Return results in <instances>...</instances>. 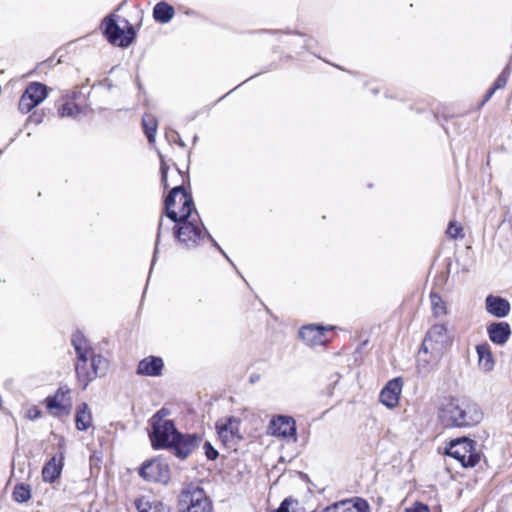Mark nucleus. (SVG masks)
Wrapping results in <instances>:
<instances>
[{
  "label": "nucleus",
  "instance_id": "obj_1",
  "mask_svg": "<svg viewBox=\"0 0 512 512\" xmlns=\"http://www.w3.org/2000/svg\"><path fill=\"white\" fill-rule=\"evenodd\" d=\"M165 215L174 222L173 234L183 248L198 247L209 236L193 198L182 186L172 188L164 200Z\"/></svg>",
  "mask_w": 512,
  "mask_h": 512
},
{
  "label": "nucleus",
  "instance_id": "obj_2",
  "mask_svg": "<svg viewBox=\"0 0 512 512\" xmlns=\"http://www.w3.org/2000/svg\"><path fill=\"white\" fill-rule=\"evenodd\" d=\"M149 438L154 450L169 449L173 454L184 460L199 446L201 437L196 433H181L174 421L151 424Z\"/></svg>",
  "mask_w": 512,
  "mask_h": 512
},
{
  "label": "nucleus",
  "instance_id": "obj_3",
  "mask_svg": "<svg viewBox=\"0 0 512 512\" xmlns=\"http://www.w3.org/2000/svg\"><path fill=\"white\" fill-rule=\"evenodd\" d=\"M483 411L473 400L466 397H452L439 411V418L445 427L471 428L483 420Z\"/></svg>",
  "mask_w": 512,
  "mask_h": 512
},
{
  "label": "nucleus",
  "instance_id": "obj_4",
  "mask_svg": "<svg viewBox=\"0 0 512 512\" xmlns=\"http://www.w3.org/2000/svg\"><path fill=\"white\" fill-rule=\"evenodd\" d=\"M182 512H213V504L199 483L186 484L179 495Z\"/></svg>",
  "mask_w": 512,
  "mask_h": 512
},
{
  "label": "nucleus",
  "instance_id": "obj_5",
  "mask_svg": "<svg viewBox=\"0 0 512 512\" xmlns=\"http://www.w3.org/2000/svg\"><path fill=\"white\" fill-rule=\"evenodd\" d=\"M477 443L468 437L453 439L445 448V454L458 460L465 468L476 466L481 454L476 449Z\"/></svg>",
  "mask_w": 512,
  "mask_h": 512
},
{
  "label": "nucleus",
  "instance_id": "obj_6",
  "mask_svg": "<svg viewBox=\"0 0 512 512\" xmlns=\"http://www.w3.org/2000/svg\"><path fill=\"white\" fill-rule=\"evenodd\" d=\"M139 476L147 481L166 485L171 478L169 464L160 459L154 458L142 463L138 470Z\"/></svg>",
  "mask_w": 512,
  "mask_h": 512
},
{
  "label": "nucleus",
  "instance_id": "obj_7",
  "mask_svg": "<svg viewBox=\"0 0 512 512\" xmlns=\"http://www.w3.org/2000/svg\"><path fill=\"white\" fill-rule=\"evenodd\" d=\"M83 364L84 372H86L87 377H82L80 371L78 372L77 370V362L75 363L77 380L83 390L97 377L105 376L109 368V361L102 355L92 356L91 358L87 357Z\"/></svg>",
  "mask_w": 512,
  "mask_h": 512
},
{
  "label": "nucleus",
  "instance_id": "obj_8",
  "mask_svg": "<svg viewBox=\"0 0 512 512\" xmlns=\"http://www.w3.org/2000/svg\"><path fill=\"white\" fill-rule=\"evenodd\" d=\"M48 96V88L40 82L30 83L18 103V109L22 114L29 113L33 108L43 102Z\"/></svg>",
  "mask_w": 512,
  "mask_h": 512
},
{
  "label": "nucleus",
  "instance_id": "obj_9",
  "mask_svg": "<svg viewBox=\"0 0 512 512\" xmlns=\"http://www.w3.org/2000/svg\"><path fill=\"white\" fill-rule=\"evenodd\" d=\"M268 433L282 439H293L296 442V421L287 415L273 416L268 425Z\"/></svg>",
  "mask_w": 512,
  "mask_h": 512
},
{
  "label": "nucleus",
  "instance_id": "obj_10",
  "mask_svg": "<svg viewBox=\"0 0 512 512\" xmlns=\"http://www.w3.org/2000/svg\"><path fill=\"white\" fill-rule=\"evenodd\" d=\"M451 344V338L448 334L447 327L444 324L433 325L426 333L422 345L429 349H435L442 353Z\"/></svg>",
  "mask_w": 512,
  "mask_h": 512
},
{
  "label": "nucleus",
  "instance_id": "obj_11",
  "mask_svg": "<svg viewBox=\"0 0 512 512\" xmlns=\"http://www.w3.org/2000/svg\"><path fill=\"white\" fill-rule=\"evenodd\" d=\"M443 354L444 353L438 350L429 349L427 346L421 344L417 355L416 368L418 374L425 377L435 370L440 363Z\"/></svg>",
  "mask_w": 512,
  "mask_h": 512
},
{
  "label": "nucleus",
  "instance_id": "obj_12",
  "mask_svg": "<svg viewBox=\"0 0 512 512\" xmlns=\"http://www.w3.org/2000/svg\"><path fill=\"white\" fill-rule=\"evenodd\" d=\"M71 343L75 349L77 356V370L80 371V374L87 377L86 372H84L83 362H85V358L97 356L95 354L92 347L89 344V341L86 339L84 334L80 331H76L73 333L71 338Z\"/></svg>",
  "mask_w": 512,
  "mask_h": 512
},
{
  "label": "nucleus",
  "instance_id": "obj_13",
  "mask_svg": "<svg viewBox=\"0 0 512 512\" xmlns=\"http://www.w3.org/2000/svg\"><path fill=\"white\" fill-rule=\"evenodd\" d=\"M217 433L219 438L225 443L234 442L240 440V420L236 417H228L223 420H219L216 423Z\"/></svg>",
  "mask_w": 512,
  "mask_h": 512
},
{
  "label": "nucleus",
  "instance_id": "obj_14",
  "mask_svg": "<svg viewBox=\"0 0 512 512\" xmlns=\"http://www.w3.org/2000/svg\"><path fill=\"white\" fill-rule=\"evenodd\" d=\"M64 452L52 456L42 468V479L47 483H54L61 475L64 467Z\"/></svg>",
  "mask_w": 512,
  "mask_h": 512
},
{
  "label": "nucleus",
  "instance_id": "obj_15",
  "mask_svg": "<svg viewBox=\"0 0 512 512\" xmlns=\"http://www.w3.org/2000/svg\"><path fill=\"white\" fill-rule=\"evenodd\" d=\"M402 391L401 378L390 380L381 390L379 395L380 402L388 408H394L398 405L399 396Z\"/></svg>",
  "mask_w": 512,
  "mask_h": 512
},
{
  "label": "nucleus",
  "instance_id": "obj_16",
  "mask_svg": "<svg viewBox=\"0 0 512 512\" xmlns=\"http://www.w3.org/2000/svg\"><path fill=\"white\" fill-rule=\"evenodd\" d=\"M326 331H328L327 327L309 324L299 330V336L307 345L316 346L324 344L327 341L325 337Z\"/></svg>",
  "mask_w": 512,
  "mask_h": 512
},
{
  "label": "nucleus",
  "instance_id": "obj_17",
  "mask_svg": "<svg viewBox=\"0 0 512 512\" xmlns=\"http://www.w3.org/2000/svg\"><path fill=\"white\" fill-rule=\"evenodd\" d=\"M321 512H369V504L362 498H355L337 502Z\"/></svg>",
  "mask_w": 512,
  "mask_h": 512
},
{
  "label": "nucleus",
  "instance_id": "obj_18",
  "mask_svg": "<svg viewBox=\"0 0 512 512\" xmlns=\"http://www.w3.org/2000/svg\"><path fill=\"white\" fill-rule=\"evenodd\" d=\"M511 327L508 322H492L487 326V334L492 343L504 345L511 336Z\"/></svg>",
  "mask_w": 512,
  "mask_h": 512
},
{
  "label": "nucleus",
  "instance_id": "obj_19",
  "mask_svg": "<svg viewBox=\"0 0 512 512\" xmlns=\"http://www.w3.org/2000/svg\"><path fill=\"white\" fill-rule=\"evenodd\" d=\"M485 308L489 314L497 318L506 317L511 310L510 303L507 299L494 295H488L486 297Z\"/></svg>",
  "mask_w": 512,
  "mask_h": 512
},
{
  "label": "nucleus",
  "instance_id": "obj_20",
  "mask_svg": "<svg viewBox=\"0 0 512 512\" xmlns=\"http://www.w3.org/2000/svg\"><path fill=\"white\" fill-rule=\"evenodd\" d=\"M163 367L162 358L148 356L139 362L136 373L143 376L158 377L162 374Z\"/></svg>",
  "mask_w": 512,
  "mask_h": 512
},
{
  "label": "nucleus",
  "instance_id": "obj_21",
  "mask_svg": "<svg viewBox=\"0 0 512 512\" xmlns=\"http://www.w3.org/2000/svg\"><path fill=\"white\" fill-rule=\"evenodd\" d=\"M479 368L489 372L494 368V359L489 344L483 343L476 346Z\"/></svg>",
  "mask_w": 512,
  "mask_h": 512
},
{
  "label": "nucleus",
  "instance_id": "obj_22",
  "mask_svg": "<svg viewBox=\"0 0 512 512\" xmlns=\"http://www.w3.org/2000/svg\"><path fill=\"white\" fill-rule=\"evenodd\" d=\"M75 425L77 430L86 431L92 425V414L87 403L78 405L75 415Z\"/></svg>",
  "mask_w": 512,
  "mask_h": 512
},
{
  "label": "nucleus",
  "instance_id": "obj_23",
  "mask_svg": "<svg viewBox=\"0 0 512 512\" xmlns=\"http://www.w3.org/2000/svg\"><path fill=\"white\" fill-rule=\"evenodd\" d=\"M103 25L104 34L107 40L112 44L116 43V41L119 40L121 36L124 34L123 30L116 23V20L114 19L113 15L105 17L103 20Z\"/></svg>",
  "mask_w": 512,
  "mask_h": 512
},
{
  "label": "nucleus",
  "instance_id": "obj_24",
  "mask_svg": "<svg viewBox=\"0 0 512 512\" xmlns=\"http://www.w3.org/2000/svg\"><path fill=\"white\" fill-rule=\"evenodd\" d=\"M139 512H168V507L156 499L141 497L135 502Z\"/></svg>",
  "mask_w": 512,
  "mask_h": 512
},
{
  "label": "nucleus",
  "instance_id": "obj_25",
  "mask_svg": "<svg viewBox=\"0 0 512 512\" xmlns=\"http://www.w3.org/2000/svg\"><path fill=\"white\" fill-rule=\"evenodd\" d=\"M510 75H511V68L509 65H507L502 70V72L498 75V77L496 78L492 87L487 91V93L481 103V106L484 105L486 102H488L497 90L503 89L506 86Z\"/></svg>",
  "mask_w": 512,
  "mask_h": 512
},
{
  "label": "nucleus",
  "instance_id": "obj_26",
  "mask_svg": "<svg viewBox=\"0 0 512 512\" xmlns=\"http://www.w3.org/2000/svg\"><path fill=\"white\" fill-rule=\"evenodd\" d=\"M174 13V8L166 2H159L153 8V17L160 23H168L173 18Z\"/></svg>",
  "mask_w": 512,
  "mask_h": 512
},
{
  "label": "nucleus",
  "instance_id": "obj_27",
  "mask_svg": "<svg viewBox=\"0 0 512 512\" xmlns=\"http://www.w3.org/2000/svg\"><path fill=\"white\" fill-rule=\"evenodd\" d=\"M58 113L61 117L78 119L80 115L86 113V110L84 107L75 104L73 101H66L58 108Z\"/></svg>",
  "mask_w": 512,
  "mask_h": 512
},
{
  "label": "nucleus",
  "instance_id": "obj_28",
  "mask_svg": "<svg viewBox=\"0 0 512 512\" xmlns=\"http://www.w3.org/2000/svg\"><path fill=\"white\" fill-rule=\"evenodd\" d=\"M157 126H158L157 120L152 114L146 113L143 115L142 127H143L144 133H145L149 143L155 142Z\"/></svg>",
  "mask_w": 512,
  "mask_h": 512
},
{
  "label": "nucleus",
  "instance_id": "obj_29",
  "mask_svg": "<svg viewBox=\"0 0 512 512\" xmlns=\"http://www.w3.org/2000/svg\"><path fill=\"white\" fill-rule=\"evenodd\" d=\"M13 499L18 503H25L31 498L30 485L20 483L15 485L12 493Z\"/></svg>",
  "mask_w": 512,
  "mask_h": 512
},
{
  "label": "nucleus",
  "instance_id": "obj_30",
  "mask_svg": "<svg viewBox=\"0 0 512 512\" xmlns=\"http://www.w3.org/2000/svg\"><path fill=\"white\" fill-rule=\"evenodd\" d=\"M430 301H431V307L433 311V315L436 317L442 316L446 314V305L440 295L437 293L431 292L430 293Z\"/></svg>",
  "mask_w": 512,
  "mask_h": 512
},
{
  "label": "nucleus",
  "instance_id": "obj_31",
  "mask_svg": "<svg viewBox=\"0 0 512 512\" xmlns=\"http://www.w3.org/2000/svg\"><path fill=\"white\" fill-rule=\"evenodd\" d=\"M169 231H170L169 225H165L164 220L161 217L159 220V223H158V229H157V234H156V243H155V249H154V253H153L151 268L153 267V265L156 261V257L158 254V245H159L160 239H161L162 235L168 233Z\"/></svg>",
  "mask_w": 512,
  "mask_h": 512
},
{
  "label": "nucleus",
  "instance_id": "obj_32",
  "mask_svg": "<svg viewBox=\"0 0 512 512\" xmlns=\"http://www.w3.org/2000/svg\"><path fill=\"white\" fill-rule=\"evenodd\" d=\"M170 415V410L162 407L159 409L149 420V424H159L162 422H172L173 420L167 419Z\"/></svg>",
  "mask_w": 512,
  "mask_h": 512
},
{
  "label": "nucleus",
  "instance_id": "obj_33",
  "mask_svg": "<svg viewBox=\"0 0 512 512\" xmlns=\"http://www.w3.org/2000/svg\"><path fill=\"white\" fill-rule=\"evenodd\" d=\"M462 230L463 229L460 224L451 221L448 225L446 233L450 238L457 239L458 237H463Z\"/></svg>",
  "mask_w": 512,
  "mask_h": 512
},
{
  "label": "nucleus",
  "instance_id": "obj_34",
  "mask_svg": "<svg viewBox=\"0 0 512 512\" xmlns=\"http://www.w3.org/2000/svg\"><path fill=\"white\" fill-rule=\"evenodd\" d=\"M293 504L297 505L298 501L292 497L285 498L275 512H294L290 510Z\"/></svg>",
  "mask_w": 512,
  "mask_h": 512
},
{
  "label": "nucleus",
  "instance_id": "obj_35",
  "mask_svg": "<svg viewBox=\"0 0 512 512\" xmlns=\"http://www.w3.org/2000/svg\"><path fill=\"white\" fill-rule=\"evenodd\" d=\"M160 159H161V166H160L161 183L164 188H168L167 171L169 169V166L166 164V162L161 154H160Z\"/></svg>",
  "mask_w": 512,
  "mask_h": 512
},
{
  "label": "nucleus",
  "instance_id": "obj_36",
  "mask_svg": "<svg viewBox=\"0 0 512 512\" xmlns=\"http://www.w3.org/2000/svg\"><path fill=\"white\" fill-rule=\"evenodd\" d=\"M405 512H430V508L428 505L420 501H416L411 507L406 508Z\"/></svg>",
  "mask_w": 512,
  "mask_h": 512
},
{
  "label": "nucleus",
  "instance_id": "obj_37",
  "mask_svg": "<svg viewBox=\"0 0 512 512\" xmlns=\"http://www.w3.org/2000/svg\"><path fill=\"white\" fill-rule=\"evenodd\" d=\"M46 406L49 410L64 409V406L60 403L58 395H54L53 397H48L46 399Z\"/></svg>",
  "mask_w": 512,
  "mask_h": 512
},
{
  "label": "nucleus",
  "instance_id": "obj_38",
  "mask_svg": "<svg viewBox=\"0 0 512 512\" xmlns=\"http://www.w3.org/2000/svg\"><path fill=\"white\" fill-rule=\"evenodd\" d=\"M203 448L205 450V455L209 460H215L218 457V451L212 446L210 442L206 441Z\"/></svg>",
  "mask_w": 512,
  "mask_h": 512
},
{
  "label": "nucleus",
  "instance_id": "obj_39",
  "mask_svg": "<svg viewBox=\"0 0 512 512\" xmlns=\"http://www.w3.org/2000/svg\"><path fill=\"white\" fill-rule=\"evenodd\" d=\"M166 137L169 141L177 143L181 147H185V143L181 139L178 132L171 130L170 132H166Z\"/></svg>",
  "mask_w": 512,
  "mask_h": 512
},
{
  "label": "nucleus",
  "instance_id": "obj_40",
  "mask_svg": "<svg viewBox=\"0 0 512 512\" xmlns=\"http://www.w3.org/2000/svg\"><path fill=\"white\" fill-rule=\"evenodd\" d=\"M133 39H134V32H133V28H132V27H130V28L128 29L127 35H125V36L120 40L119 45H120L121 47H128V46L132 43Z\"/></svg>",
  "mask_w": 512,
  "mask_h": 512
},
{
  "label": "nucleus",
  "instance_id": "obj_41",
  "mask_svg": "<svg viewBox=\"0 0 512 512\" xmlns=\"http://www.w3.org/2000/svg\"><path fill=\"white\" fill-rule=\"evenodd\" d=\"M42 416V411L34 406V407H31L28 411H27V417L30 419V420H37L39 419L40 417Z\"/></svg>",
  "mask_w": 512,
  "mask_h": 512
},
{
  "label": "nucleus",
  "instance_id": "obj_42",
  "mask_svg": "<svg viewBox=\"0 0 512 512\" xmlns=\"http://www.w3.org/2000/svg\"><path fill=\"white\" fill-rule=\"evenodd\" d=\"M43 118H44L43 112L35 111L28 117V121L35 123V124H40L43 121Z\"/></svg>",
  "mask_w": 512,
  "mask_h": 512
},
{
  "label": "nucleus",
  "instance_id": "obj_43",
  "mask_svg": "<svg viewBox=\"0 0 512 512\" xmlns=\"http://www.w3.org/2000/svg\"><path fill=\"white\" fill-rule=\"evenodd\" d=\"M206 239H208L211 242V244L233 265L232 261L229 259V257L223 251V249L219 246V244L215 241V239L210 234H209V236H206Z\"/></svg>",
  "mask_w": 512,
  "mask_h": 512
},
{
  "label": "nucleus",
  "instance_id": "obj_44",
  "mask_svg": "<svg viewBox=\"0 0 512 512\" xmlns=\"http://www.w3.org/2000/svg\"><path fill=\"white\" fill-rule=\"evenodd\" d=\"M68 392H69L68 389L63 390V388H59L55 395H58L59 400H61L65 396V394Z\"/></svg>",
  "mask_w": 512,
  "mask_h": 512
},
{
  "label": "nucleus",
  "instance_id": "obj_45",
  "mask_svg": "<svg viewBox=\"0 0 512 512\" xmlns=\"http://www.w3.org/2000/svg\"><path fill=\"white\" fill-rule=\"evenodd\" d=\"M258 379H259V376H258V375H252V376L250 377V382H251V383H254V382H256Z\"/></svg>",
  "mask_w": 512,
  "mask_h": 512
},
{
  "label": "nucleus",
  "instance_id": "obj_46",
  "mask_svg": "<svg viewBox=\"0 0 512 512\" xmlns=\"http://www.w3.org/2000/svg\"><path fill=\"white\" fill-rule=\"evenodd\" d=\"M508 222H509V225H510V227L512 229V215L509 217Z\"/></svg>",
  "mask_w": 512,
  "mask_h": 512
}]
</instances>
